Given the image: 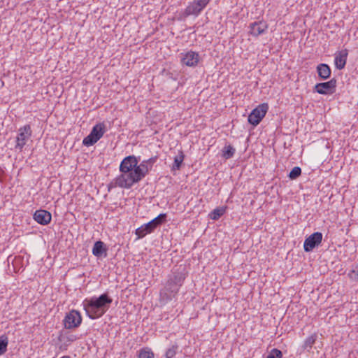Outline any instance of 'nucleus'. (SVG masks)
Wrapping results in <instances>:
<instances>
[{"label":"nucleus","mask_w":358,"mask_h":358,"mask_svg":"<svg viewBox=\"0 0 358 358\" xmlns=\"http://www.w3.org/2000/svg\"><path fill=\"white\" fill-rule=\"evenodd\" d=\"M157 159V157H151L143 160L138 164V160L134 155L124 157L120 162L119 167L121 173L110 182L109 188L119 187L130 189L134 184L139 182L149 173Z\"/></svg>","instance_id":"f257e3e1"},{"label":"nucleus","mask_w":358,"mask_h":358,"mask_svg":"<svg viewBox=\"0 0 358 358\" xmlns=\"http://www.w3.org/2000/svg\"><path fill=\"white\" fill-rule=\"evenodd\" d=\"M113 302L112 298L108 293H103L99 296H92L85 299L83 302V308L87 315L92 320L101 317L110 308Z\"/></svg>","instance_id":"f03ea898"},{"label":"nucleus","mask_w":358,"mask_h":358,"mask_svg":"<svg viewBox=\"0 0 358 358\" xmlns=\"http://www.w3.org/2000/svg\"><path fill=\"white\" fill-rule=\"evenodd\" d=\"M106 132V124L103 122L94 125L88 136L84 138L83 144L85 146H92L95 144Z\"/></svg>","instance_id":"7ed1b4c3"},{"label":"nucleus","mask_w":358,"mask_h":358,"mask_svg":"<svg viewBox=\"0 0 358 358\" xmlns=\"http://www.w3.org/2000/svg\"><path fill=\"white\" fill-rule=\"evenodd\" d=\"M210 0H194L189 3L188 6L182 13V17L186 18L189 15L198 16L206 7Z\"/></svg>","instance_id":"20e7f679"},{"label":"nucleus","mask_w":358,"mask_h":358,"mask_svg":"<svg viewBox=\"0 0 358 358\" xmlns=\"http://www.w3.org/2000/svg\"><path fill=\"white\" fill-rule=\"evenodd\" d=\"M32 131L29 124H26L18 129L16 136L15 150L22 151L28 140L31 138Z\"/></svg>","instance_id":"39448f33"},{"label":"nucleus","mask_w":358,"mask_h":358,"mask_svg":"<svg viewBox=\"0 0 358 358\" xmlns=\"http://www.w3.org/2000/svg\"><path fill=\"white\" fill-rule=\"evenodd\" d=\"M268 110V106L267 103H264L259 104L257 107L253 109L248 115V122L253 126H257L265 117Z\"/></svg>","instance_id":"423d86ee"},{"label":"nucleus","mask_w":358,"mask_h":358,"mask_svg":"<svg viewBox=\"0 0 358 358\" xmlns=\"http://www.w3.org/2000/svg\"><path fill=\"white\" fill-rule=\"evenodd\" d=\"M185 279V275L182 273H173L170 276L166 285V289L170 291L171 293L176 294L179 287L182 286L183 281Z\"/></svg>","instance_id":"0eeeda50"},{"label":"nucleus","mask_w":358,"mask_h":358,"mask_svg":"<svg viewBox=\"0 0 358 358\" xmlns=\"http://www.w3.org/2000/svg\"><path fill=\"white\" fill-rule=\"evenodd\" d=\"M63 322L66 329L77 328L82 322V317L79 311L72 310L66 315Z\"/></svg>","instance_id":"6e6552de"},{"label":"nucleus","mask_w":358,"mask_h":358,"mask_svg":"<svg viewBox=\"0 0 358 358\" xmlns=\"http://www.w3.org/2000/svg\"><path fill=\"white\" fill-rule=\"evenodd\" d=\"M322 241V234L321 232H315L307 237L303 243V249L306 252L312 251L315 247H317Z\"/></svg>","instance_id":"1a4fd4ad"},{"label":"nucleus","mask_w":358,"mask_h":358,"mask_svg":"<svg viewBox=\"0 0 358 358\" xmlns=\"http://www.w3.org/2000/svg\"><path fill=\"white\" fill-rule=\"evenodd\" d=\"M200 59L199 53L189 50L180 54V62L182 65L189 67L197 66Z\"/></svg>","instance_id":"9d476101"},{"label":"nucleus","mask_w":358,"mask_h":358,"mask_svg":"<svg viewBox=\"0 0 358 358\" xmlns=\"http://www.w3.org/2000/svg\"><path fill=\"white\" fill-rule=\"evenodd\" d=\"M336 87V80L332 78L329 81L316 84L315 90L320 94H331L335 92Z\"/></svg>","instance_id":"9b49d317"},{"label":"nucleus","mask_w":358,"mask_h":358,"mask_svg":"<svg viewBox=\"0 0 358 358\" xmlns=\"http://www.w3.org/2000/svg\"><path fill=\"white\" fill-rule=\"evenodd\" d=\"M249 28L250 34L253 36L257 37L259 35L265 33L268 29V24L266 22L258 21L251 23L249 26Z\"/></svg>","instance_id":"f8f14e48"},{"label":"nucleus","mask_w":358,"mask_h":358,"mask_svg":"<svg viewBox=\"0 0 358 358\" xmlns=\"http://www.w3.org/2000/svg\"><path fill=\"white\" fill-rule=\"evenodd\" d=\"M34 219L41 225H47L50 222L52 215L45 210H38L34 214Z\"/></svg>","instance_id":"ddd939ff"},{"label":"nucleus","mask_w":358,"mask_h":358,"mask_svg":"<svg viewBox=\"0 0 358 358\" xmlns=\"http://www.w3.org/2000/svg\"><path fill=\"white\" fill-rule=\"evenodd\" d=\"M348 55V51L347 49L341 50L335 54L334 63L336 69L341 70L345 68Z\"/></svg>","instance_id":"4468645a"},{"label":"nucleus","mask_w":358,"mask_h":358,"mask_svg":"<svg viewBox=\"0 0 358 358\" xmlns=\"http://www.w3.org/2000/svg\"><path fill=\"white\" fill-rule=\"evenodd\" d=\"M107 248L105 243L101 241H96L92 248V254L97 257H106Z\"/></svg>","instance_id":"2eb2a0df"},{"label":"nucleus","mask_w":358,"mask_h":358,"mask_svg":"<svg viewBox=\"0 0 358 358\" xmlns=\"http://www.w3.org/2000/svg\"><path fill=\"white\" fill-rule=\"evenodd\" d=\"M154 231L155 229L152 227V224L148 222L137 228L135 231V234L137 236V238H143L147 234H151Z\"/></svg>","instance_id":"dca6fc26"},{"label":"nucleus","mask_w":358,"mask_h":358,"mask_svg":"<svg viewBox=\"0 0 358 358\" xmlns=\"http://www.w3.org/2000/svg\"><path fill=\"white\" fill-rule=\"evenodd\" d=\"M317 72L320 78L322 80H327L331 76V69L327 64H320L317 66Z\"/></svg>","instance_id":"f3484780"},{"label":"nucleus","mask_w":358,"mask_h":358,"mask_svg":"<svg viewBox=\"0 0 358 358\" xmlns=\"http://www.w3.org/2000/svg\"><path fill=\"white\" fill-rule=\"evenodd\" d=\"M236 149L231 145H225L222 150V157L225 159H231L234 157Z\"/></svg>","instance_id":"a211bd4d"},{"label":"nucleus","mask_w":358,"mask_h":358,"mask_svg":"<svg viewBox=\"0 0 358 358\" xmlns=\"http://www.w3.org/2000/svg\"><path fill=\"white\" fill-rule=\"evenodd\" d=\"M166 214L161 213L157 217L150 221L149 222L152 224V227L155 229L157 227L166 222Z\"/></svg>","instance_id":"6ab92c4d"},{"label":"nucleus","mask_w":358,"mask_h":358,"mask_svg":"<svg viewBox=\"0 0 358 358\" xmlns=\"http://www.w3.org/2000/svg\"><path fill=\"white\" fill-rule=\"evenodd\" d=\"M225 211V207L217 208L210 213V217L213 220H217L224 214Z\"/></svg>","instance_id":"aec40b11"},{"label":"nucleus","mask_w":358,"mask_h":358,"mask_svg":"<svg viewBox=\"0 0 358 358\" xmlns=\"http://www.w3.org/2000/svg\"><path fill=\"white\" fill-rule=\"evenodd\" d=\"M185 155L182 151H180L176 157L174 158V162L172 166V169L173 170H179L182 163L184 160Z\"/></svg>","instance_id":"412c9836"},{"label":"nucleus","mask_w":358,"mask_h":358,"mask_svg":"<svg viewBox=\"0 0 358 358\" xmlns=\"http://www.w3.org/2000/svg\"><path fill=\"white\" fill-rule=\"evenodd\" d=\"M317 339V335L315 334H312L311 336L306 338L304 341L303 348L305 349H311L313 344L315 343Z\"/></svg>","instance_id":"4be33fe9"},{"label":"nucleus","mask_w":358,"mask_h":358,"mask_svg":"<svg viewBox=\"0 0 358 358\" xmlns=\"http://www.w3.org/2000/svg\"><path fill=\"white\" fill-rule=\"evenodd\" d=\"M301 174V169L299 166L294 167L289 173V178L291 180H295Z\"/></svg>","instance_id":"5701e85b"},{"label":"nucleus","mask_w":358,"mask_h":358,"mask_svg":"<svg viewBox=\"0 0 358 358\" xmlns=\"http://www.w3.org/2000/svg\"><path fill=\"white\" fill-rule=\"evenodd\" d=\"M8 338L6 336L0 337V355L4 354L7 350Z\"/></svg>","instance_id":"b1692460"},{"label":"nucleus","mask_w":358,"mask_h":358,"mask_svg":"<svg viewBox=\"0 0 358 358\" xmlns=\"http://www.w3.org/2000/svg\"><path fill=\"white\" fill-rule=\"evenodd\" d=\"M76 339H77V336L73 334L65 335V334H62L59 336V340L60 341H63V342L71 343V342L75 341Z\"/></svg>","instance_id":"393cba45"},{"label":"nucleus","mask_w":358,"mask_h":358,"mask_svg":"<svg viewBox=\"0 0 358 358\" xmlns=\"http://www.w3.org/2000/svg\"><path fill=\"white\" fill-rule=\"evenodd\" d=\"M138 358H154V354L150 350L143 349L138 353Z\"/></svg>","instance_id":"a878e982"},{"label":"nucleus","mask_w":358,"mask_h":358,"mask_svg":"<svg viewBox=\"0 0 358 358\" xmlns=\"http://www.w3.org/2000/svg\"><path fill=\"white\" fill-rule=\"evenodd\" d=\"M282 352L276 348H273L271 350L268 355L265 358H282Z\"/></svg>","instance_id":"bb28decb"},{"label":"nucleus","mask_w":358,"mask_h":358,"mask_svg":"<svg viewBox=\"0 0 358 358\" xmlns=\"http://www.w3.org/2000/svg\"><path fill=\"white\" fill-rule=\"evenodd\" d=\"M348 276L352 280L358 281V265L349 272Z\"/></svg>","instance_id":"cd10ccee"},{"label":"nucleus","mask_w":358,"mask_h":358,"mask_svg":"<svg viewBox=\"0 0 358 358\" xmlns=\"http://www.w3.org/2000/svg\"><path fill=\"white\" fill-rule=\"evenodd\" d=\"M177 350V345H173L171 348H169L166 352V357L173 358L176 355Z\"/></svg>","instance_id":"c85d7f7f"},{"label":"nucleus","mask_w":358,"mask_h":358,"mask_svg":"<svg viewBox=\"0 0 358 358\" xmlns=\"http://www.w3.org/2000/svg\"><path fill=\"white\" fill-rule=\"evenodd\" d=\"M60 358H71L70 356H68V355H65V356H62V357Z\"/></svg>","instance_id":"c756f323"}]
</instances>
